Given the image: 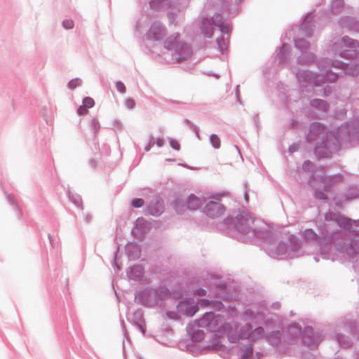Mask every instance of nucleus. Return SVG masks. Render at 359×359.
I'll return each instance as SVG.
<instances>
[{"mask_svg":"<svg viewBox=\"0 0 359 359\" xmlns=\"http://www.w3.org/2000/svg\"><path fill=\"white\" fill-rule=\"evenodd\" d=\"M150 294H151V293H143V292L137 293L135 295V300H137L140 302H141L142 304L151 306V304L149 302H144V299H147L150 296Z\"/></svg>","mask_w":359,"mask_h":359,"instance_id":"obj_6","label":"nucleus"},{"mask_svg":"<svg viewBox=\"0 0 359 359\" xmlns=\"http://www.w3.org/2000/svg\"><path fill=\"white\" fill-rule=\"evenodd\" d=\"M133 269L136 270L137 271L141 272V268L139 266H136Z\"/></svg>","mask_w":359,"mask_h":359,"instance_id":"obj_20","label":"nucleus"},{"mask_svg":"<svg viewBox=\"0 0 359 359\" xmlns=\"http://www.w3.org/2000/svg\"><path fill=\"white\" fill-rule=\"evenodd\" d=\"M218 320V318L215 317L212 313H206L205 316L201 319L200 325L206 326L210 330H212L215 328V325Z\"/></svg>","mask_w":359,"mask_h":359,"instance_id":"obj_2","label":"nucleus"},{"mask_svg":"<svg viewBox=\"0 0 359 359\" xmlns=\"http://www.w3.org/2000/svg\"><path fill=\"white\" fill-rule=\"evenodd\" d=\"M246 328H248V330H250L252 329V327L250 325H246Z\"/></svg>","mask_w":359,"mask_h":359,"instance_id":"obj_22","label":"nucleus"},{"mask_svg":"<svg viewBox=\"0 0 359 359\" xmlns=\"http://www.w3.org/2000/svg\"><path fill=\"white\" fill-rule=\"evenodd\" d=\"M205 211L210 217H217L224 213V207L218 202L210 201L206 205Z\"/></svg>","mask_w":359,"mask_h":359,"instance_id":"obj_1","label":"nucleus"},{"mask_svg":"<svg viewBox=\"0 0 359 359\" xmlns=\"http://www.w3.org/2000/svg\"><path fill=\"white\" fill-rule=\"evenodd\" d=\"M132 204L135 208H140L144 205V200L142 198H135L133 201Z\"/></svg>","mask_w":359,"mask_h":359,"instance_id":"obj_10","label":"nucleus"},{"mask_svg":"<svg viewBox=\"0 0 359 359\" xmlns=\"http://www.w3.org/2000/svg\"><path fill=\"white\" fill-rule=\"evenodd\" d=\"M166 47H167L168 48H172L174 47V44H173V43H170V41H169V40H168V41H166Z\"/></svg>","mask_w":359,"mask_h":359,"instance_id":"obj_17","label":"nucleus"},{"mask_svg":"<svg viewBox=\"0 0 359 359\" xmlns=\"http://www.w3.org/2000/svg\"><path fill=\"white\" fill-rule=\"evenodd\" d=\"M204 34L207 37L211 36L212 34V27L208 29H207V31L204 32Z\"/></svg>","mask_w":359,"mask_h":359,"instance_id":"obj_16","label":"nucleus"},{"mask_svg":"<svg viewBox=\"0 0 359 359\" xmlns=\"http://www.w3.org/2000/svg\"><path fill=\"white\" fill-rule=\"evenodd\" d=\"M126 104L128 109H133L135 105V102L134 100L129 98L126 100Z\"/></svg>","mask_w":359,"mask_h":359,"instance_id":"obj_13","label":"nucleus"},{"mask_svg":"<svg viewBox=\"0 0 359 359\" xmlns=\"http://www.w3.org/2000/svg\"><path fill=\"white\" fill-rule=\"evenodd\" d=\"M77 112L79 115H84L87 112V108L84 105L80 106L77 109Z\"/></svg>","mask_w":359,"mask_h":359,"instance_id":"obj_14","label":"nucleus"},{"mask_svg":"<svg viewBox=\"0 0 359 359\" xmlns=\"http://www.w3.org/2000/svg\"><path fill=\"white\" fill-rule=\"evenodd\" d=\"M210 142L212 145L215 148L218 149L220 147V139L216 135H212L210 136Z\"/></svg>","mask_w":359,"mask_h":359,"instance_id":"obj_7","label":"nucleus"},{"mask_svg":"<svg viewBox=\"0 0 359 359\" xmlns=\"http://www.w3.org/2000/svg\"><path fill=\"white\" fill-rule=\"evenodd\" d=\"M338 222L340 223V224H346L348 222V221L346 220V219H342L341 222L340 220H338Z\"/></svg>","mask_w":359,"mask_h":359,"instance_id":"obj_19","label":"nucleus"},{"mask_svg":"<svg viewBox=\"0 0 359 359\" xmlns=\"http://www.w3.org/2000/svg\"><path fill=\"white\" fill-rule=\"evenodd\" d=\"M138 326H139L140 330L142 332V334H144L145 333V327L142 325H139Z\"/></svg>","mask_w":359,"mask_h":359,"instance_id":"obj_18","label":"nucleus"},{"mask_svg":"<svg viewBox=\"0 0 359 359\" xmlns=\"http://www.w3.org/2000/svg\"><path fill=\"white\" fill-rule=\"evenodd\" d=\"M83 104L86 108H91L94 106V100L90 97H86L83 100Z\"/></svg>","mask_w":359,"mask_h":359,"instance_id":"obj_8","label":"nucleus"},{"mask_svg":"<svg viewBox=\"0 0 359 359\" xmlns=\"http://www.w3.org/2000/svg\"><path fill=\"white\" fill-rule=\"evenodd\" d=\"M149 36L151 39L158 40L163 36V29L158 26H152L149 32Z\"/></svg>","mask_w":359,"mask_h":359,"instance_id":"obj_3","label":"nucleus"},{"mask_svg":"<svg viewBox=\"0 0 359 359\" xmlns=\"http://www.w3.org/2000/svg\"><path fill=\"white\" fill-rule=\"evenodd\" d=\"M157 144L158 146H161V140H158Z\"/></svg>","mask_w":359,"mask_h":359,"instance_id":"obj_23","label":"nucleus"},{"mask_svg":"<svg viewBox=\"0 0 359 359\" xmlns=\"http://www.w3.org/2000/svg\"><path fill=\"white\" fill-rule=\"evenodd\" d=\"M264 334V330L262 327H257L253 332L248 333H241V337L243 338H250L252 340L256 339L259 336Z\"/></svg>","mask_w":359,"mask_h":359,"instance_id":"obj_4","label":"nucleus"},{"mask_svg":"<svg viewBox=\"0 0 359 359\" xmlns=\"http://www.w3.org/2000/svg\"><path fill=\"white\" fill-rule=\"evenodd\" d=\"M116 88L117 90L119 91L120 93H123L126 91V86L121 82H117L116 83Z\"/></svg>","mask_w":359,"mask_h":359,"instance_id":"obj_12","label":"nucleus"},{"mask_svg":"<svg viewBox=\"0 0 359 359\" xmlns=\"http://www.w3.org/2000/svg\"><path fill=\"white\" fill-rule=\"evenodd\" d=\"M248 352H249L250 355V354H252V348H251V347H250V348H248Z\"/></svg>","mask_w":359,"mask_h":359,"instance_id":"obj_21","label":"nucleus"},{"mask_svg":"<svg viewBox=\"0 0 359 359\" xmlns=\"http://www.w3.org/2000/svg\"><path fill=\"white\" fill-rule=\"evenodd\" d=\"M311 233V231H306V233Z\"/></svg>","mask_w":359,"mask_h":359,"instance_id":"obj_25","label":"nucleus"},{"mask_svg":"<svg viewBox=\"0 0 359 359\" xmlns=\"http://www.w3.org/2000/svg\"><path fill=\"white\" fill-rule=\"evenodd\" d=\"M62 25L65 29H72L74 27V22L72 20H65L63 21Z\"/></svg>","mask_w":359,"mask_h":359,"instance_id":"obj_11","label":"nucleus"},{"mask_svg":"<svg viewBox=\"0 0 359 359\" xmlns=\"http://www.w3.org/2000/svg\"><path fill=\"white\" fill-rule=\"evenodd\" d=\"M188 206L190 209L196 210L201 207V201L195 196H191L188 200Z\"/></svg>","mask_w":359,"mask_h":359,"instance_id":"obj_5","label":"nucleus"},{"mask_svg":"<svg viewBox=\"0 0 359 359\" xmlns=\"http://www.w3.org/2000/svg\"><path fill=\"white\" fill-rule=\"evenodd\" d=\"M81 84V81L79 79H72L69 83V87L72 89L75 88L76 86Z\"/></svg>","mask_w":359,"mask_h":359,"instance_id":"obj_9","label":"nucleus"},{"mask_svg":"<svg viewBox=\"0 0 359 359\" xmlns=\"http://www.w3.org/2000/svg\"><path fill=\"white\" fill-rule=\"evenodd\" d=\"M170 145L175 150L180 149V144L175 140H172L170 142Z\"/></svg>","mask_w":359,"mask_h":359,"instance_id":"obj_15","label":"nucleus"},{"mask_svg":"<svg viewBox=\"0 0 359 359\" xmlns=\"http://www.w3.org/2000/svg\"><path fill=\"white\" fill-rule=\"evenodd\" d=\"M146 150H147V151L149 150V147H147Z\"/></svg>","mask_w":359,"mask_h":359,"instance_id":"obj_24","label":"nucleus"}]
</instances>
